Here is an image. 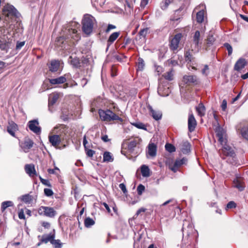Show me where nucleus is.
Wrapping results in <instances>:
<instances>
[{
    "label": "nucleus",
    "mask_w": 248,
    "mask_h": 248,
    "mask_svg": "<svg viewBox=\"0 0 248 248\" xmlns=\"http://www.w3.org/2000/svg\"><path fill=\"white\" fill-rule=\"evenodd\" d=\"M15 31L0 27V49L7 51L14 38Z\"/></svg>",
    "instance_id": "obj_1"
},
{
    "label": "nucleus",
    "mask_w": 248,
    "mask_h": 248,
    "mask_svg": "<svg viewBox=\"0 0 248 248\" xmlns=\"http://www.w3.org/2000/svg\"><path fill=\"white\" fill-rule=\"evenodd\" d=\"M70 40V41L73 44L75 42H77L80 39L79 35L77 33V31L76 29H68L66 31V36H60L57 38L56 41V45L57 46L62 47V44L64 42H67L66 40Z\"/></svg>",
    "instance_id": "obj_2"
},
{
    "label": "nucleus",
    "mask_w": 248,
    "mask_h": 248,
    "mask_svg": "<svg viewBox=\"0 0 248 248\" xmlns=\"http://www.w3.org/2000/svg\"><path fill=\"white\" fill-rule=\"evenodd\" d=\"M96 24V21L93 16L90 15H85L82 20V29L83 32L87 35H90Z\"/></svg>",
    "instance_id": "obj_3"
},
{
    "label": "nucleus",
    "mask_w": 248,
    "mask_h": 248,
    "mask_svg": "<svg viewBox=\"0 0 248 248\" xmlns=\"http://www.w3.org/2000/svg\"><path fill=\"white\" fill-rule=\"evenodd\" d=\"M98 113L100 119L103 121L109 122L114 120H118L122 122L123 121L122 118L108 109L106 110L99 109Z\"/></svg>",
    "instance_id": "obj_4"
},
{
    "label": "nucleus",
    "mask_w": 248,
    "mask_h": 248,
    "mask_svg": "<svg viewBox=\"0 0 248 248\" xmlns=\"http://www.w3.org/2000/svg\"><path fill=\"white\" fill-rule=\"evenodd\" d=\"M221 145L222 148L220 151L221 156L223 158V156H227L232 157L233 159L236 155L233 148L228 145L227 142L224 143V144Z\"/></svg>",
    "instance_id": "obj_5"
},
{
    "label": "nucleus",
    "mask_w": 248,
    "mask_h": 248,
    "mask_svg": "<svg viewBox=\"0 0 248 248\" xmlns=\"http://www.w3.org/2000/svg\"><path fill=\"white\" fill-rule=\"evenodd\" d=\"M2 12L3 15L10 18L17 17L19 14L13 6L9 4L4 6Z\"/></svg>",
    "instance_id": "obj_6"
},
{
    "label": "nucleus",
    "mask_w": 248,
    "mask_h": 248,
    "mask_svg": "<svg viewBox=\"0 0 248 248\" xmlns=\"http://www.w3.org/2000/svg\"><path fill=\"white\" fill-rule=\"evenodd\" d=\"M215 132L218 138V140L221 145H223L224 143L227 142L226 131L223 128L218 126L216 127Z\"/></svg>",
    "instance_id": "obj_7"
},
{
    "label": "nucleus",
    "mask_w": 248,
    "mask_h": 248,
    "mask_svg": "<svg viewBox=\"0 0 248 248\" xmlns=\"http://www.w3.org/2000/svg\"><path fill=\"white\" fill-rule=\"evenodd\" d=\"M71 76L69 73L65 74L56 78L49 79V82L51 84H59L65 82L66 80L71 79Z\"/></svg>",
    "instance_id": "obj_8"
},
{
    "label": "nucleus",
    "mask_w": 248,
    "mask_h": 248,
    "mask_svg": "<svg viewBox=\"0 0 248 248\" xmlns=\"http://www.w3.org/2000/svg\"><path fill=\"white\" fill-rule=\"evenodd\" d=\"M182 37L181 33H177L170 40L169 45L170 49L173 51L177 49Z\"/></svg>",
    "instance_id": "obj_9"
},
{
    "label": "nucleus",
    "mask_w": 248,
    "mask_h": 248,
    "mask_svg": "<svg viewBox=\"0 0 248 248\" xmlns=\"http://www.w3.org/2000/svg\"><path fill=\"white\" fill-rule=\"evenodd\" d=\"M215 40L216 39L214 36L213 33L212 31H210L206 39L204 40L203 48L206 50L209 49L210 46L213 45Z\"/></svg>",
    "instance_id": "obj_10"
},
{
    "label": "nucleus",
    "mask_w": 248,
    "mask_h": 248,
    "mask_svg": "<svg viewBox=\"0 0 248 248\" xmlns=\"http://www.w3.org/2000/svg\"><path fill=\"white\" fill-rule=\"evenodd\" d=\"M33 144V141L29 138H25L23 141L19 142L20 147L25 153L29 151V150L32 147Z\"/></svg>",
    "instance_id": "obj_11"
},
{
    "label": "nucleus",
    "mask_w": 248,
    "mask_h": 248,
    "mask_svg": "<svg viewBox=\"0 0 248 248\" xmlns=\"http://www.w3.org/2000/svg\"><path fill=\"white\" fill-rule=\"evenodd\" d=\"M186 163L187 159L185 157L181 159H176L173 165L170 164L169 169L174 172H175L182 165L186 164Z\"/></svg>",
    "instance_id": "obj_12"
},
{
    "label": "nucleus",
    "mask_w": 248,
    "mask_h": 248,
    "mask_svg": "<svg viewBox=\"0 0 248 248\" xmlns=\"http://www.w3.org/2000/svg\"><path fill=\"white\" fill-rule=\"evenodd\" d=\"M49 141L56 148L60 149L59 147L61 142V136L59 135H52L48 136Z\"/></svg>",
    "instance_id": "obj_13"
},
{
    "label": "nucleus",
    "mask_w": 248,
    "mask_h": 248,
    "mask_svg": "<svg viewBox=\"0 0 248 248\" xmlns=\"http://www.w3.org/2000/svg\"><path fill=\"white\" fill-rule=\"evenodd\" d=\"M39 122L37 120H33L29 122L28 126L29 129L35 134H40L41 128L38 126Z\"/></svg>",
    "instance_id": "obj_14"
},
{
    "label": "nucleus",
    "mask_w": 248,
    "mask_h": 248,
    "mask_svg": "<svg viewBox=\"0 0 248 248\" xmlns=\"http://www.w3.org/2000/svg\"><path fill=\"white\" fill-rule=\"evenodd\" d=\"M197 125L196 120L193 114H189L188 119V128L189 132L194 131Z\"/></svg>",
    "instance_id": "obj_15"
},
{
    "label": "nucleus",
    "mask_w": 248,
    "mask_h": 248,
    "mask_svg": "<svg viewBox=\"0 0 248 248\" xmlns=\"http://www.w3.org/2000/svg\"><path fill=\"white\" fill-rule=\"evenodd\" d=\"M147 108L150 111V114L155 120L158 121L161 119L162 113L161 111L154 110L152 107L149 105L147 106Z\"/></svg>",
    "instance_id": "obj_16"
},
{
    "label": "nucleus",
    "mask_w": 248,
    "mask_h": 248,
    "mask_svg": "<svg viewBox=\"0 0 248 248\" xmlns=\"http://www.w3.org/2000/svg\"><path fill=\"white\" fill-rule=\"evenodd\" d=\"M247 65V62L244 58H240L235 63L234 69L239 71L243 69Z\"/></svg>",
    "instance_id": "obj_17"
},
{
    "label": "nucleus",
    "mask_w": 248,
    "mask_h": 248,
    "mask_svg": "<svg viewBox=\"0 0 248 248\" xmlns=\"http://www.w3.org/2000/svg\"><path fill=\"white\" fill-rule=\"evenodd\" d=\"M60 97L59 94H50L48 97V109L52 111L51 107L52 106Z\"/></svg>",
    "instance_id": "obj_18"
},
{
    "label": "nucleus",
    "mask_w": 248,
    "mask_h": 248,
    "mask_svg": "<svg viewBox=\"0 0 248 248\" xmlns=\"http://www.w3.org/2000/svg\"><path fill=\"white\" fill-rule=\"evenodd\" d=\"M183 81L186 84L197 83L198 79L196 76L185 75L183 77Z\"/></svg>",
    "instance_id": "obj_19"
},
{
    "label": "nucleus",
    "mask_w": 248,
    "mask_h": 248,
    "mask_svg": "<svg viewBox=\"0 0 248 248\" xmlns=\"http://www.w3.org/2000/svg\"><path fill=\"white\" fill-rule=\"evenodd\" d=\"M237 133L241 134L242 137L248 140V126L241 127V125L237 126Z\"/></svg>",
    "instance_id": "obj_20"
},
{
    "label": "nucleus",
    "mask_w": 248,
    "mask_h": 248,
    "mask_svg": "<svg viewBox=\"0 0 248 248\" xmlns=\"http://www.w3.org/2000/svg\"><path fill=\"white\" fill-rule=\"evenodd\" d=\"M182 230L183 235L184 234V233H186L187 236H189L191 232L193 231V225L190 223L186 221V222L183 224Z\"/></svg>",
    "instance_id": "obj_21"
},
{
    "label": "nucleus",
    "mask_w": 248,
    "mask_h": 248,
    "mask_svg": "<svg viewBox=\"0 0 248 248\" xmlns=\"http://www.w3.org/2000/svg\"><path fill=\"white\" fill-rule=\"evenodd\" d=\"M26 172L30 176L34 177L36 175V171L34 166L33 164H27L25 167Z\"/></svg>",
    "instance_id": "obj_22"
},
{
    "label": "nucleus",
    "mask_w": 248,
    "mask_h": 248,
    "mask_svg": "<svg viewBox=\"0 0 248 248\" xmlns=\"http://www.w3.org/2000/svg\"><path fill=\"white\" fill-rule=\"evenodd\" d=\"M55 238V230H53V233H50L48 234L43 235L41 238V242L46 244L48 242L52 241L53 238Z\"/></svg>",
    "instance_id": "obj_23"
},
{
    "label": "nucleus",
    "mask_w": 248,
    "mask_h": 248,
    "mask_svg": "<svg viewBox=\"0 0 248 248\" xmlns=\"http://www.w3.org/2000/svg\"><path fill=\"white\" fill-rule=\"evenodd\" d=\"M17 125L15 123L12 122L9 124L7 127V132L13 137H15V132L17 130Z\"/></svg>",
    "instance_id": "obj_24"
},
{
    "label": "nucleus",
    "mask_w": 248,
    "mask_h": 248,
    "mask_svg": "<svg viewBox=\"0 0 248 248\" xmlns=\"http://www.w3.org/2000/svg\"><path fill=\"white\" fill-rule=\"evenodd\" d=\"M202 39L200 36V32L199 31H195L193 37V43L195 44V47L199 48L202 44Z\"/></svg>",
    "instance_id": "obj_25"
},
{
    "label": "nucleus",
    "mask_w": 248,
    "mask_h": 248,
    "mask_svg": "<svg viewBox=\"0 0 248 248\" xmlns=\"http://www.w3.org/2000/svg\"><path fill=\"white\" fill-rule=\"evenodd\" d=\"M60 62L55 60H52L48 65L49 71L52 72L57 71L60 67Z\"/></svg>",
    "instance_id": "obj_26"
},
{
    "label": "nucleus",
    "mask_w": 248,
    "mask_h": 248,
    "mask_svg": "<svg viewBox=\"0 0 248 248\" xmlns=\"http://www.w3.org/2000/svg\"><path fill=\"white\" fill-rule=\"evenodd\" d=\"M157 147L153 143H149L148 146V154L151 157H155L156 155Z\"/></svg>",
    "instance_id": "obj_27"
},
{
    "label": "nucleus",
    "mask_w": 248,
    "mask_h": 248,
    "mask_svg": "<svg viewBox=\"0 0 248 248\" xmlns=\"http://www.w3.org/2000/svg\"><path fill=\"white\" fill-rule=\"evenodd\" d=\"M56 214V211L52 207L46 206L44 216L53 218Z\"/></svg>",
    "instance_id": "obj_28"
},
{
    "label": "nucleus",
    "mask_w": 248,
    "mask_h": 248,
    "mask_svg": "<svg viewBox=\"0 0 248 248\" xmlns=\"http://www.w3.org/2000/svg\"><path fill=\"white\" fill-rule=\"evenodd\" d=\"M21 200L27 204L31 203L33 201V197L29 194H25L20 197Z\"/></svg>",
    "instance_id": "obj_29"
},
{
    "label": "nucleus",
    "mask_w": 248,
    "mask_h": 248,
    "mask_svg": "<svg viewBox=\"0 0 248 248\" xmlns=\"http://www.w3.org/2000/svg\"><path fill=\"white\" fill-rule=\"evenodd\" d=\"M233 186L238 188L240 191H243L244 189V186L243 183L239 179H235L233 181Z\"/></svg>",
    "instance_id": "obj_30"
},
{
    "label": "nucleus",
    "mask_w": 248,
    "mask_h": 248,
    "mask_svg": "<svg viewBox=\"0 0 248 248\" xmlns=\"http://www.w3.org/2000/svg\"><path fill=\"white\" fill-rule=\"evenodd\" d=\"M174 71L173 68H171L169 71L165 73L162 75L166 79L171 81L173 79Z\"/></svg>",
    "instance_id": "obj_31"
},
{
    "label": "nucleus",
    "mask_w": 248,
    "mask_h": 248,
    "mask_svg": "<svg viewBox=\"0 0 248 248\" xmlns=\"http://www.w3.org/2000/svg\"><path fill=\"white\" fill-rule=\"evenodd\" d=\"M196 110L199 115L201 117H202L205 115V108L203 104H199L198 106L196 107Z\"/></svg>",
    "instance_id": "obj_32"
},
{
    "label": "nucleus",
    "mask_w": 248,
    "mask_h": 248,
    "mask_svg": "<svg viewBox=\"0 0 248 248\" xmlns=\"http://www.w3.org/2000/svg\"><path fill=\"white\" fill-rule=\"evenodd\" d=\"M120 35L119 32H115L112 33L109 37L108 40V44L110 45L112 44Z\"/></svg>",
    "instance_id": "obj_33"
},
{
    "label": "nucleus",
    "mask_w": 248,
    "mask_h": 248,
    "mask_svg": "<svg viewBox=\"0 0 248 248\" xmlns=\"http://www.w3.org/2000/svg\"><path fill=\"white\" fill-rule=\"evenodd\" d=\"M141 173L143 177H149L150 176V170L149 167L145 165H143L141 167Z\"/></svg>",
    "instance_id": "obj_34"
},
{
    "label": "nucleus",
    "mask_w": 248,
    "mask_h": 248,
    "mask_svg": "<svg viewBox=\"0 0 248 248\" xmlns=\"http://www.w3.org/2000/svg\"><path fill=\"white\" fill-rule=\"evenodd\" d=\"M158 93H170V89L169 87H165L163 84H160L158 87Z\"/></svg>",
    "instance_id": "obj_35"
},
{
    "label": "nucleus",
    "mask_w": 248,
    "mask_h": 248,
    "mask_svg": "<svg viewBox=\"0 0 248 248\" xmlns=\"http://www.w3.org/2000/svg\"><path fill=\"white\" fill-rule=\"evenodd\" d=\"M204 19V11L201 10L196 14V21L198 23H201Z\"/></svg>",
    "instance_id": "obj_36"
},
{
    "label": "nucleus",
    "mask_w": 248,
    "mask_h": 248,
    "mask_svg": "<svg viewBox=\"0 0 248 248\" xmlns=\"http://www.w3.org/2000/svg\"><path fill=\"white\" fill-rule=\"evenodd\" d=\"M144 66L145 62L144 60L142 58H139L137 62V70L142 71L144 69Z\"/></svg>",
    "instance_id": "obj_37"
},
{
    "label": "nucleus",
    "mask_w": 248,
    "mask_h": 248,
    "mask_svg": "<svg viewBox=\"0 0 248 248\" xmlns=\"http://www.w3.org/2000/svg\"><path fill=\"white\" fill-rule=\"evenodd\" d=\"M13 205L14 203L12 201H8L3 202L1 204V210L2 212H3L7 208L13 206Z\"/></svg>",
    "instance_id": "obj_38"
},
{
    "label": "nucleus",
    "mask_w": 248,
    "mask_h": 248,
    "mask_svg": "<svg viewBox=\"0 0 248 248\" xmlns=\"http://www.w3.org/2000/svg\"><path fill=\"white\" fill-rule=\"evenodd\" d=\"M113 159L109 152H105L103 155V161L104 162H111Z\"/></svg>",
    "instance_id": "obj_39"
},
{
    "label": "nucleus",
    "mask_w": 248,
    "mask_h": 248,
    "mask_svg": "<svg viewBox=\"0 0 248 248\" xmlns=\"http://www.w3.org/2000/svg\"><path fill=\"white\" fill-rule=\"evenodd\" d=\"M70 58L71 59V63L74 67L77 68L80 66V62L78 58H72V57H70Z\"/></svg>",
    "instance_id": "obj_40"
},
{
    "label": "nucleus",
    "mask_w": 248,
    "mask_h": 248,
    "mask_svg": "<svg viewBox=\"0 0 248 248\" xmlns=\"http://www.w3.org/2000/svg\"><path fill=\"white\" fill-rule=\"evenodd\" d=\"M51 244L55 248H61L62 247V243L59 239L56 240L53 238V240L51 241Z\"/></svg>",
    "instance_id": "obj_41"
},
{
    "label": "nucleus",
    "mask_w": 248,
    "mask_h": 248,
    "mask_svg": "<svg viewBox=\"0 0 248 248\" xmlns=\"http://www.w3.org/2000/svg\"><path fill=\"white\" fill-rule=\"evenodd\" d=\"M181 10H177L175 11L174 14L173 16H172L170 19L171 21H178L181 18L180 15H178V14L180 13Z\"/></svg>",
    "instance_id": "obj_42"
},
{
    "label": "nucleus",
    "mask_w": 248,
    "mask_h": 248,
    "mask_svg": "<svg viewBox=\"0 0 248 248\" xmlns=\"http://www.w3.org/2000/svg\"><path fill=\"white\" fill-rule=\"evenodd\" d=\"M94 224V220L90 217H87L84 220V225L86 227H90Z\"/></svg>",
    "instance_id": "obj_43"
},
{
    "label": "nucleus",
    "mask_w": 248,
    "mask_h": 248,
    "mask_svg": "<svg viewBox=\"0 0 248 248\" xmlns=\"http://www.w3.org/2000/svg\"><path fill=\"white\" fill-rule=\"evenodd\" d=\"M173 0H164L161 5V8L163 10L167 9L170 4L173 2Z\"/></svg>",
    "instance_id": "obj_44"
},
{
    "label": "nucleus",
    "mask_w": 248,
    "mask_h": 248,
    "mask_svg": "<svg viewBox=\"0 0 248 248\" xmlns=\"http://www.w3.org/2000/svg\"><path fill=\"white\" fill-rule=\"evenodd\" d=\"M165 149L170 153H172L175 151V147L173 145L170 143H167L165 145Z\"/></svg>",
    "instance_id": "obj_45"
},
{
    "label": "nucleus",
    "mask_w": 248,
    "mask_h": 248,
    "mask_svg": "<svg viewBox=\"0 0 248 248\" xmlns=\"http://www.w3.org/2000/svg\"><path fill=\"white\" fill-rule=\"evenodd\" d=\"M183 146L184 147H183L182 148V151L184 153H186L190 150V144L188 142H187V141L184 142L183 143Z\"/></svg>",
    "instance_id": "obj_46"
},
{
    "label": "nucleus",
    "mask_w": 248,
    "mask_h": 248,
    "mask_svg": "<svg viewBox=\"0 0 248 248\" xmlns=\"http://www.w3.org/2000/svg\"><path fill=\"white\" fill-rule=\"evenodd\" d=\"M185 57L186 61L191 62L193 60V56L191 52L187 51L185 53Z\"/></svg>",
    "instance_id": "obj_47"
},
{
    "label": "nucleus",
    "mask_w": 248,
    "mask_h": 248,
    "mask_svg": "<svg viewBox=\"0 0 248 248\" xmlns=\"http://www.w3.org/2000/svg\"><path fill=\"white\" fill-rule=\"evenodd\" d=\"M224 47H225L228 51V53L229 56H231L232 53V46L228 43H225L224 44Z\"/></svg>",
    "instance_id": "obj_48"
},
{
    "label": "nucleus",
    "mask_w": 248,
    "mask_h": 248,
    "mask_svg": "<svg viewBox=\"0 0 248 248\" xmlns=\"http://www.w3.org/2000/svg\"><path fill=\"white\" fill-rule=\"evenodd\" d=\"M86 154L88 156L92 157L95 154V151L93 150L89 149L88 148L85 149Z\"/></svg>",
    "instance_id": "obj_49"
},
{
    "label": "nucleus",
    "mask_w": 248,
    "mask_h": 248,
    "mask_svg": "<svg viewBox=\"0 0 248 248\" xmlns=\"http://www.w3.org/2000/svg\"><path fill=\"white\" fill-rule=\"evenodd\" d=\"M145 190V187L141 184L139 185L137 187V192L139 195H141Z\"/></svg>",
    "instance_id": "obj_50"
},
{
    "label": "nucleus",
    "mask_w": 248,
    "mask_h": 248,
    "mask_svg": "<svg viewBox=\"0 0 248 248\" xmlns=\"http://www.w3.org/2000/svg\"><path fill=\"white\" fill-rule=\"evenodd\" d=\"M133 125L140 129H146L145 125L141 123H134V124H133Z\"/></svg>",
    "instance_id": "obj_51"
},
{
    "label": "nucleus",
    "mask_w": 248,
    "mask_h": 248,
    "mask_svg": "<svg viewBox=\"0 0 248 248\" xmlns=\"http://www.w3.org/2000/svg\"><path fill=\"white\" fill-rule=\"evenodd\" d=\"M209 72V68L207 65H204L203 68L202 70L203 75L207 76Z\"/></svg>",
    "instance_id": "obj_52"
},
{
    "label": "nucleus",
    "mask_w": 248,
    "mask_h": 248,
    "mask_svg": "<svg viewBox=\"0 0 248 248\" xmlns=\"http://www.w3.org/2000/svg\"><path fill=\"white\" fill-rule=\"evenodd\" d=\"M137 142L135 140L130 141L128 145V148L130 150H132L134 147L136 146Z\"/></svg>",
    "instance_id": "obj_53"
},
{
    "label": "nucleus",
    "mask_w": 248,
    "mask_h": 248,
    "mask_svg": "<svg viewBox=\"0 0 248 248\" xmlns=\"http://www.w3.org/2000/svg\"><path fill=\"white\" fill-rule=\"evenodd\" d=\"M117 69L115 66L112 65L111 68V76L113 77L117 75Z\"/></svg>",
    "instance_id": "obj_54"
},
{
    "label": "nucleus",
    "mask_w": 248,
    "mask_h": 248,
    "mask_svg": "<svg viewBox=\"0 0 248 248\" xmlns=\"http://www.w3.org/2000/svg\"><path fill=\"white\" fill-rule=\"evenodd\" d=\"M44 193L48 197L51 196L53 194L52 190L49 188H45Z\"/></svg>",
    "instance_id": "obj_55"
},
{
    "label": "nucleus",
    "mask_w": 248,
    "mask_h": 248,
    "mask_svg": "<svg viewBox=\"0 0 248 248\" xmlns=\"http://www.w3.org/2000/svg\"><path fill=\"white\" fill-rule=\"evenodd\" d=\"M235 207H236V203L233 201H231V202H229L228 203V204H227L226 208L231 209V208H235Z\"/></svg>",
    "instance_id": "obj_56"
},
{
    "label": "nucleus",
    "mask_w": 248,
    "mask_h": 248,
    "mask_svg": "<svg viewBox=\"0 0 248 248\" xmlns=\"http://www.w3.org/2000/svg\"><path fill=\"white\" fill-rule=\"evenodd\" d=\"M45 208L46 206H41L38 209V213L39 215L41 216H44L45 215Z\"/></svg>",
    "instance_id": "obj_57"
},
{
    "label": "nucleus",
    "mask_w": 248,
    "mask_h": 248,
    "mask_svg": "<svg viewBox=\"0 0 248 248\" xmlns=\"http://www.w3.org/2000/svg\"><path fill=\"white\" fill-rule=\"evenodd\" d=\"M147 31H148V28H145V29H143L141 30H140L139 33V35L141 36H142V37H145L147 33Z\"/></svg>",
    "instance_id": "obj_58"
},
{
    "label": "nucleus",
    "mask_w": 248,
    "mask_h": 248,
    "mask_svg": "<svg viewBox=\"0 0 248 248\" xmlns=\"http://www.w3.org/2000/svg\"><path fill=\"white\" fill-rule=\"evenodd\" d=\"M18 217L21 219H25V217L24 215V212L23 209H20L18 213Z\"/></svg>",
    "instance_id": "obj_59"
},
{
    "label": "nucleus",
    "mask_w": 248,
    "mask_h": 248,
    "mask_svg": "<svg viewBox=\"0 0 248 248\" xmlns=\"http://www.w3.org/2000/svg\"><path fill=\"white\" fill-rule=\"evenodd\" d=\"M167 63L169 66H175L178 64V62L173 60H169Z\"/></svg>",
    "instance_id": "obj_60"
},
{
    "label": "nucleus",
    "mask_w": 248,
    "mask_h": 248,
    "mask_svg": "<svg viewBox=\"0 0 248 248\" xmlns=\"http://www.w3.org/2000/svg\"><path fill=\"white\" fill-rule=\"evenodd\" d=\"M227 102L225 99H224L221 105V108L222 110L225 111L227 108Z\"/></svg>",
    "instance_id": "obj_61"
},
{
    "label": "nucleus",
    "mask_w": 248,
    "mask_h": 248,
    "mask_svg": "<svg viewBox=\"0 0 248 248\" xmlns=\"http://www.w3.org/2000/svg\"><path fill=\"white\" fill-rule=\"evenodd\" d=\"M25 45V42H18L16 44V48L17 49H20Z\"/></svg>",
    "instance_id": "obj_62"
},
{
    "label": "nucleus",
    "mask_w": 248,
    "mask_h": 248,
    "mask_svg": "<svg viewBox=\"0 0 248 248\" xmlns=\"http://www.w3.org/2000/svg\"><path fill=\"white\" fill-rule=\"evenodd\" d=\"M42 226L45 228L48 229L50 226V224L49 222L46 221H43L42 222Z\"/></svg>",
    "instance_id": "obj_63"
},
{
    "label": "nucleus",
    "mask_w": 248,
    "mask_h": 248,
    "mask_svg": "<svg viewBox=\"0 0 248 248\" xmlns=\"http://www.w3.org/2000/svg\"><path fill=\"white\" fill-rule=\"evenodd\" d=\"M116 28V27L114 25L109 24L108 26V28L106 31V32H108L111 30L114 29Z\"/></svg>",
    "instance_id": "obj_64"
}]
</instances>
